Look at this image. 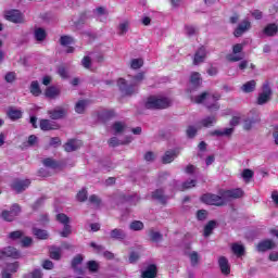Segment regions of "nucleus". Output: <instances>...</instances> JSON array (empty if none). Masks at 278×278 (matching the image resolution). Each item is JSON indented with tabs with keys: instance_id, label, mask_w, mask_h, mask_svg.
Returning a JSON list of instances; mask_svg holds the SVG:
<instances>
[{
	"instance_id": "obj_34",
	"label": "nucleus",
	"mask_w": 278,
	"mask_h": 278,
	"mask_svg": "<svg viewBox=\"0 0 278 278\" xmlns=\"http://www.w3.org/2000/svg\"><path fill=\"white\" fill-rule=\"evenodd\" d=\"M144 61L142 59H132L130 61V68L134 71H138V68H142Z\"/></svg>"
},
{
	"instance_id": "obj_18",
	"label": "nucleus",
	"mask_w": 278,
	"mask_h": 278,
	"mask_svg": "<svg viewBox=\"0 0 278 278\" xmlns=\"http://www.w3.org/2000/svg\"><path fill=\"white\" fill-rule=\"evenodd\" d=\"M157 275V267L155 265H150L143 273V278H155Z\"/></svg>"
},
{
	"instance_id": "obj_51",
	"label": "nucleus",
	"mask_w": 278,
	"mask_h": 278,
	"mask_svg": "<svg viewBox=\"0 0 278 278\" xmlns=\"http://www.w3.org/2000/svg\"><path fill=\"white\" fill-rule=\"evenodd\" d=\"M43 166H46V168H55L58 166V163H55V161H53L52 159H45Z\"/></svg>"
},
{
	"instance_id": "obj_40",
	"label": "nucleus",
	"mask_w": 278,
	"mask_h": 278,
	"mask_svg": "<svg viewBox=\"0 0 278 278\" xmlns=\"http://www.w3.org/2000/svg\"><path fill=\"white\" fill-rule=\"evenodd\" d=\"M152 198H154L156 201H160V203H166V198L164 197V191L156 190L152 193Z\"/></svg>"
},
{
	"instance_id": "obj_63",
	"label": "nucleus",
	"mask_w": 278,
	"mask_h": 278,
	"mask_svg": "<svg viewBox=\"0 0 278 278\" xmlns=\"http://www.w3.org/2000/svg\"><path fill=\"white\" fill-rule=\"evenodd\" d=\"M30 244H31V238H29V237H23L22 238V245L23 247H30Z\"/></svg>"
},
{
	"instance_id": "obj_58",
	"label": "nucleus",
	"mask_w": 278,
	"mask_h": 278,
	"mask_svg": "<svg viewBox=\"0 0 278 278\" xmlns=\"http://www.w3.org/2000/svg\"><path fill=\"white\" fill-rule=\"evenodd\" d=\"M38 144V137L35 135H31L28 137V146L29 147H36Z\"/></svg>"
},
{
	"instance_id": "obj_1",
	"label": "nucleus",
	"mask_w": 278,
	"mask_h": 278,
	"mask_svg": "<svg viewBox=\"0 0 278 278\" xmlns=\"http://www.w3.org/2000/svg\"><path fill=\"white\" fill-rule=\"evenodd\" d=\"M144 80V73H138L136 76H134L129 83L125 80V78H118L117 86L122 92V94L131 96L136 94L138 92V86L142 84Z\"/></svg>"
},
{
	"instance_id": "obj_23",
	"label": "nucleus",
	"mask_w": 278,
	"mask_h": 278,
	"mask_svg": "<svg viewBox=\"0 0 278 278\" xmlns=\"http://www.w3.org/2000/svg\"><path fill=\"white\" fill-rule=\"evenodd\" d=\"M93 14L94 16H97V18H100V21H103L101 18H108V9L103 7H98L94 9Z\"/></svg>"
},
{
	"instance_id": "obj_6",
	"label": "nucleus",
	"mask_w": 278,
	"mask_h": 278,
	"mask_svg": "<svg viewBox=\"0 0 278 278\" xmlns=\"http://www.w3.org/2000/svg\"><path fill=\"white\" fill-rule=\"evenodd\" d=\"M4 18L11 23H25V17L18 10H10L4 12Z\"/></svg>"
},
{
	"instance_id": "obj_5",
	"label": "nucleus",
	"mask_w": 278,
	"mask_h": 278,
	"mask_svg": "<svg viewBox=\"0 0 278 278\" xmlns=\"http://www.w3.org/2000/svg\"><path fill=\"white\" fill-rule=\"evenodd\" d=\"M242 49H244L242 43L235 45L232 47V53L227 55L228 62H240V60H243L244 54H242Z\"/></svg>"
},
{
	"instance_id": "obj_45",
	"label": "nucleus",
	"mask_w": 278,
	"mask_h": 278,
	"mask_svg": "<svg viewBox=\"0 0 278 278\" xmlns=\"http://www.w3.org/2000/svg\"><path fill=\"white\" fill-rule=\"evenodd\" d=\"M114 134H123L125 131V124L122 122H117L113 125Z\"/></svg>"
},
{
	"instance_id": "obj_19",
	"label": "nucleus",
	"mask_w": 278,
	"mask_h": 278,
	"mask_svg": "<svg viewBox=\"0 0 278 278\" xmlns=\"http://www.w3.org/2000/svg\"><path fill=\"white\" fill-rule=\"evenodd\" d=\"M274 248H275V242H273L271 240H265L258 243L257 251L264 252V251H269V249H274Z\"/></svg>"
},
{
	"instance_id": "obj_2",
	"label": "nucleus",
	"mask_w": 278,
	"mask_h": 278,
	"mask_svg": "<svg viewBox=\"0 0 278 278\" xmlns=\"http://www.w3.org/2000/svg\"><path fill=\"white\" fill-rule=\"evenodd\" d=\"M190 98L193 103H204L211 112L220 110V104H218V100L220 99L219 93L203 92L200 96H190Z\"/></svg>"
},
{
	"instance_id": "obj_53",
	"label": "nucleus",
	"mask_w": 278,
	"mask_h": 278,
	"mask_svg": "<svg viewBox=\"0 0 278 278\" xmlns=\"http://www.w3.org/2000/svg\"><path fill=\"white\" fill-rule=\"evenodd\" d=\"M4 79L8 84H12L16 79V74L14 72H9L5 74Z\"/></svg>"
},
{
	"instance_id": "obj_17",
	"label": "nucleus",
	"mask_w": 278,
	"mask_h": 278,
	"mask_svg": "<svg viewBox=\"0 0 278 278\" xmlns=\"http://www.w3.org/2000/svg\"><path fill=\"white\" fill-rule=\"evenodd\" d=\"M49 115L53 121H58L59 118H64V116H66V109L56 108L53 111H50Z\"/></svg>"
},
{
	"instance_id": "obj_38",
	"label": "nucleus",
	"mask_w": 278,
	"mask_h": 278,
	"mask_svg": "<svg viewBox=\"0 0 278 278\" xmlns=\"http://www.w3.org/2000/svg\"><path fill=\"white\" fill-rule=\"evenodd\" d=\"M62 255V250L60 248L52 247L50 248V257L52 260H60Z\"/></svg>"
},
{
	"instance_id": "obj_20",
	"label": "nucleus",
	"mask_w": 278,
	"mask_h": 278,
	"mask_svg": "<svg viewBox=\"0 0 278 278\" xmlns=\"http://www.w3.org/2000/svg\"><path fill=\"white\" fill-rule=\"evenodd\" d=\"M4 256L13 257V260H18V257H21V252L16 251L15 248L8 247L4 249Z\"/></svg>"
},
{
	"instance_id": "obj_44",
	"label": "nucleus",
	"mask_w": 278,
	"mask_h": 278,
	"mask_svg": "<svg viewBox=\"0 0 278 278\" xmlns=\"http://www.w3.org/2000/svg\"><path fill=\"white\" fill-rule=\"evenodd\" d=\"M81 262H84V256L77 255L76 257H74V260L72 261V267L74 268V270H77L79 268Z\"/></svg>"
},
{
	"instance_id": "obj_24",
	"label": "nucleus",
	"mask_w": 278,
	"mask_h": 278,
	"mask_svg": "<svg viewBox=\"0 0 278 278\" xmlns=\"http://www.w3.org/2000/svg\"><path fill=\"white\" fill-rule=\"evenodd\" d=\"M127 233L124 232L123 229L115 228L111 231V238L115 240H125Z\"/></svg>"
},
{
	"instance_id": "obj_61",
	"label": "nucleus",
	"mask_w": 278,
	"mask_h": 278,
	"mask_svg": "<svg viewBox=\"0 0 278 278\" xmlns=\"http://www.w3.org/2000/svg\"><path fill=\"white\" fill-rule=\"evenodd\" d=\"M90 64H92V61L90 60L89 56H85L81 61V65L84 68H90Z\"/></svg>"
},
{
	"instance_id": "obj_60",
	"label": "nucleus",
	"mask_w": 278,
	"mask_h": 278,
	"mask_svg": "<svg viewBox=\"0 0 278 278\" xmlns=\"http://www.w3.org/2000/svg\"><path fill=\"white\" fill-rule=\"evenodd\" d=\"M187 136L189 138H194V136H197V129L194 128V126H189L187 129Z\"/></svg>"
},
{
	"instance_id": "obj_29",
	"label": "nucleus",
	"mask_w": 278,
	"mask_h": 278,
	"mask_svg": "<svg viewBox=\"0 0 278 278\" xmlns=\"http://www.w3.org/2000/svg\"><path fill=\"white\" fill-rule=\"evenodd\" d=\"M34 236L38 238L39 240H47L49 238V232L47 230L37 229L35 228L33 231Z\"/></svg>"
},
{
	"instance_id": "obj_62",
	"label": "nucleus",
	"mask_w": 278,
	"mask_h": 278,
	"mask_svg": "<svg viewBox=\"0 0 278 278\" xmlns=\"http://www.w3.org/2000/svg\"><path fill=\"white\" fill-rule=\"evenodd\" d=\"M42 268H45L46 270H51L53 268V262L45 261L42 264Z\"/></svg>"
},
{
	"instance_id": "obj_56",
	"label": "nucleus",
	"mask_w": 278,
	"mask_h": 278,
	"mask_svg": "<svg viewBox=\"0 0 278 278\" xmlns=\"http://www.w3.org/2000/svg\"><path fill=\"white\" fill-rule=\"evenodd\" d=\"M77 199L79 201H86V199H88V192L86 191V189H83L77 193Z\"/></svg>"
},
{
	"instance_id": "obj_12",
	"label": "nucleus",
	"mask_w": 278,
	"mask_h": 278,
	"mask_svg": "<svg viewBox=\"0 0 278 278\" xmlns=\"http://www.w3.org/2000/svg\"><path fill=\"white\" fill-rule=\"evenodd\" d=\"M243 194L244 192L242 189H233L223 192L224 201H227V199H240Z\"/></svg>"
},
{
	"instance_id": "obj_42",
	"label": "nucleus",
	"mask_w": 278,
	"mask_h": 278,
	"mask_svg": "<svg viewBox=\"0 0 278 278\" xmlns=\"http://www.w3.org/2000/svg\"><path fill=\"white\" fill-rule=\"evenodd\" d=\"M56 220L58 223H61V225H68V223H71V218H68V216L64 213H59L56 215Z\"/></svg>"
},
{
	"instance_id": "obj_26",
	"label": "nucleus",
	"mask_w": 278,
	"mask_h": 278,
	"mask_svg": "<svg viewBox=\"0 0 278 278\" xmlns=\"http://www.w3.org/2000/svg\"><path fill=\"white\" fill-rule=\"evenodd\" d=\"M232 253L237 255V257H242L244 255V245L240 243H233L231 247Z\"/></svg>"
},
{
	"instance_id": "obj_31",
	"label": "nucleus",
	"mask_w": 278,
	"mask_h": 278,
	"mask_svg": "<svg viewBox=\"0 0 278 278\" xmlns=\"http://www.w3.org/2000/svg\"><path fill=\"white\" fill-rule=\"evenodd\" d=\"M201 74L193 72L190 76L191 86H201Z\"/></svg>"
},
{
	"instance_id": "obj_15",
	"label": "nucleus",
	"mask_w": 278,
	"mask_h": 278,
	"mask_svg": "<svg viewBox=\"0 0 278 278\" xmlns=\"http://www.w3.org/2000/svg\"><path fill=\"white\" fill-rule=\"evenodd\" d=\"M249 29H251V22L245 20L241 24H239V26L235 30L236 38H240V36L244 34V31H249Z\"/></svg>"
},
{
	"instance_id": "obj_9",
	"label": "nucleus",
	"mask_w": 278,
	"mask_h": 278,
	"mask_svg": "<svg viewBox=\"0 0 278 278\" xmlns=\"http://www.w3.org/2000/svg\"><path fill=\"white\" fill-rule=\"evenodd\" d=\"M30 184L31 181H29V179H15L12 182V188L15 190V192H23V190H27V188H29Z\"/></svg>"
},
{
	"instance_id": "obj_27",
	"label": "nucleus",
	"mask_w": 278,
	"mask_h": 278,
	"mask_svg": "<svg viewBox=\"0 0 278 278\" xmlns=\"http://www.w3.org/2000/svg\"><path fill=\"white\" fill-rule=\"evenodd\" d=\"M8 116H9V118H11V121H18V118H21V116H23V112H21V110H16V109H10L8 111Z\"/></svg>"
},
{
	"instance_id": "obj_13",
	"label": "nucleus",
	"mask_w": 278,
	"mask_h": 278,
	"mask_svg": "<svg viewBox=\"0 0 278 278\" xmlns=\"http://www.w3.org/2000/svg\"><path fill=\"white\" fill-rule=\"evenodd\" d=\"M81 147V141L77 140V139H71L68 140L65 146H64V150L67 153H71L73 151H77V149H79Z\"/></svg>"
},
{
	"instance_id": "obj_52",
	"label": "nucleus",
	"mask_w": 278,
	"mask_h": 278,
	"mask_svg": "<svg viewBox=\"0 0 278 278\" xmlns=\"http://www.w3.org/2000/svg\"><path fill=\"white\" fill-rule=\"evenodd\" d=\"M63 230L60 232V235L62 236V238H68V236H71V225L66 224L63 225Z\"/></svg>"
},
{
	"instance_id": "obj_28",
	"label": "nucleus",
	"mask_w": 278,
	"mask_h": 278,
	"mask_svg": "<svg viewBox=\"0 0 278 278\" xmlns=\"http://www.w3.org/2000/svg\"><path fill=\"white\" fill-rule=\"evenodd\" d=\"M214 229H216V222L215 220L208 222L204 227L205 238H207V236H212V231H214Z\"/></svg>"
},
{
	"instance_id": "obj_3",
	"label": "nucleus",
	"mask_w": 278,
	"mask_h": 278,
	"mask_svg": "<svg viewBox=\"0 0 278 278\" xmlns=\"http://www.w3.org/2000/svg\"><path fill=\"white\" fill-rule=\"evenodd\" d=\"M173 101L169 98L151 96L146 101L147 110H164L170 108Z\"/></svg>"
},
{
	"instance_id": "obj_50",
	"label": "nucleus",
	"mask_w": 278,
	"mask_h": 278,
	"mask_svg": "<svg viewBox=\"0 0 278 278\" xmlns=\"http://www.w3.org/2000/svg\"><path fill=\"white\" fill-rule=\"evenodd\" d=\"M149 236L153 242H160L162 240V235L155 230H151Z\"/></svg>"
},
{
	"instance_id": "obj_30",
	"label": "nucleus",
	"mask_w": 278,
	"mask_h": 278,
	"mask_svg": "<svg viewBox=\"0 0 278 278\" xmlns=\"http://www.w3.org/2000/svg\"><path fill=\"white\" fill-rule=\"evenodd\" d=\"M129 229L131 231H142V229H144V224L140 220H134L130 223Z\"/></svg>"
},
{
	"instance_id": "obj_4",
	"label": "nucleus",
	"mask_w": 278,
	"mask_h": 278,
	"mask_svg": "<svg viewBox=\"0 0 278 278\" xmlns=\"http://www.w3.org/2000/svg\"><path fill=\"white\" fill-rule=\"evenodd\" d=\"M202 203H205L206 205H225V197L222 193L220 195L212 194V193H206L202 195L201 198Z\"/></svg>"
},
{
	"instance_id": "obj_41",
	"label": "nucleus",
	"mask_w": 278,
	"mask_h": 278,
	"mask_svg": "<svg viewBox=\"0 0 278 278\" xmlns=\"http://www.w3.org/2000/svg\"><path fill=\"white\" fill-rule=\"evenodd\" d=\"M233 134V128H225L223 130H215L212 132L213 136H231Z\"/></svg>"
},
{
	"instance_id": "obj_21",
	"label": "nucleus",
	"mask_w": 278,
	"mask_h": 278,
	"mask_svg": "<svg viewBox=\"0 0 278 278\" xmlns=\"http://www.w3.org/2000/svg\"><path fill=\"white\" fill-rule=\"evenodd\" d=\"M45 94L48 99H56V97H60V89L58 87H48Z\"/></svg>"
},
{
	"instance_id": "obj_43",
	"label": "nucleus",
	"mask_w": 278,
	"mask_h": 278,
	"mask_svg": "<svg viewBox=\"0 0 278 278\" xmlns=\"http://www.w3.org/2000/svg\"><path fill=\"white\" fill-rule=\"evenodd\" d=\"M188 256L192 266H197V264H199V260H201V257L199 256V253L194 251L190 252Z\"/></svg>"
},
{
	"instance_id": "obj_59",
	"label": "nucleus",
	"mask_w": 278,
	"mask_h": 278,
	"mask_svg": "<svg viewBox=\"0 0 278 278\" xmlns=\"http://www.w3.org/2000/svg\"><path fill=\"white\" fill-rule=\"evenodd\" d=\"M60 144H62L60 137H53L50 139V147H60Z\"/></svg>"
},
{
	"instance_id": "obj_48",
	"label": "nucleus",
	"mask_w": 278,
	"mask_h": 278,
	"mask_svg": "<svg viewBox=\"0 0 278 278\" xmlns=\"http://www.w3.org/2000/svg\"><path fill=\"white\" fill-rule=\"evenodd\" d=\"M119 29V34H127V31H129V22L125 21L122 22L118 26Z\"/></svg>"
},
{
	"instance_id": "obj_14",
	"label": "nucleus",
	"mask_w": 278,
	"mask_h": 278,
	"mask_svg": "<svg viewBox=\"0 0 278 278\" xmlns=\"http://www.w3.org/2000/svg\"><path fill=\"white\" fill-rule=\"evenodd\" d=\"M18 270V262L8 264L7 267L2 270V278H12V274Z\"/></svg>"
},
{
	"instance_id": "obj_46",
	"label": "nucleus",
	"mask_w": 278,
	"mask_h": 278,
	"mask_svg": "<svg viewBox=\"0 0 278 278\" xmlns=\"http://www.w3.org/2000/svg\"><path fill=\"white\" fill-rule=\"evenodd\" d=\"M60 42L63 47H68V45H73L74 39L71 36H62Z\"/></svg>"
},
{
	"instance_id": "obj_54",
	"label": "nucleus",
	"mask_w": 278,
	"mask_h": 278,
	"mask_svg": "<svg viewBox=\"0 0 278 278\" xmlns=\"http://www.w3.org/2000/svg\"><path fill=\"white\" fill-rule=\"evenodd\" d=\"M9 238H11V240H18L23 238V232L21 230L13 231L9 235Z\"/></svg>"
},
{
	"instance_id": "obj_39",
	"label": "nucleus",
	"mask_w": 278,
	"mask_h": 278,
	"mask_svg": "<svg viewBox=\"0 0 278 278\" xmlns=\"http://www.w3.org/2000/svg\"><path fill=\"white\" fill-rule=\"evenodd\" d=\"M129 142H131V138L130 137L127 138L124 141H118L117 138L113 137V138H111L109 143H110L111 147H118V144H129Z\"/></svg>"
},
{
	"instance_id": "obj_16",
	"label": "nucleus",
	"mask_w": 278,
	"mask_h": 278,
	"mask_svg": "<svg viewBox=\"0 0 278 278\" xmlns=\"http://www.w3.org/2000/svg\"><path fill=\"white\" fill-rule=\"evenodd\" d=\"M39 127L42 131H51V129H58V124L55 122H51L49 119H41Z\"/></svg>"
},
{
	"instance_id": "obj_47",
	"label": "nucleus",
	"mask_w": 278,
	"mask_h": 278,
	"mask_svg": "<svg viewBox=\"0 0 278 278\" xmlns=\"http://www.w3.org/2000/svg\"><path fill=\"white\" fill-rule=\"evenodd\" d=\"M241 176H242V178H243V180H244L245 182H249V181H251V179L253 178V170H251V169H244V170L242 172Z\"/></svg>"
},
{
	"instance_id": "obj_49",
	"label": "nucleus",
	"mask_w": 278,
	"mask_h": 278,
	"mask_svg": "<svg viewBox=\"0 0 278 278\" xmlns=\"http://www.w3.org/2000/svg\"><path fill=\"white\" fill-rule=\"evenodd\" d=\"M87 268L91 271V273H97V270H99V263L94 262V261H89L87 263Z\"/></svg>"
},
{
	"instance_id": "obj_55",
	"label": "nucleus",
	"mask_w": 278,
	"mask_h": 278,
	"mask_svg": "<svg viewBox=\"0 0 278 278\" xmlns=\"http://www.w3.org/2000/svg\"><path fill=\"white\" fill-rule=\"evenodd\" d=\"M197 218L198 220H205V218H207V211L205 210L198 211Z\"/></svg>"
},
{
	"instance_id": "obj_57",
	"label": "nucleus",
	"mask_w": 278,
	"mask_h": 278,
	"mask_svg": "<svg viewBox=\"0 0 278 278\" xmlns=\"http://www.w3.org/2000/svg\"><path fill=\"white\" fill-rule=\"evenodd\" d=\"M194 186H197V180L186 181L182 185L181 190H188V188H194Z\"/></svg>"
},
{
	"instance_id": "obj_37",
	"label": "nucleus",
	"mask_w": 278,
	"mask_h": 278,
	"mask_svg": "<svg viewBox=\"0 0 278 278\" xmlns=\"http://www.w3.org/2000/svg\"><path fill=\"white\" fill-rule=\"evenodd\" d=\"M214 123H216V117L210 116V117H205L204 119H202L200 122V125H202V127H212V125H214Z\"/></svg>"
},
{
	"instance_id": "obj_64",
	"label": "nucleus",
	"mask_w": 278,
	"mask_h": 278,
	"mask_svg": "<svg viewBox=\"0 0 278 278\" xmlns=\"http://www.w3.org/2000/svg\"><path fill=\"white\" fill-rule=\"evenodd\" d=\"M30 278H42V271H40L39 269H35V270L30 274Z\"/></svg>"
},
{
	"instance_id": "obj_36",
	"label": "nucleus",
	"mask_w": 278,
	"mask_h": 278,
	"mask_svg": "<svg viewBox=\"0 0 278 278\" xmlns=\"http://www.w3.org/2000/svg\"><path fill=\"white\" fill-rule=\"evenodd\" d=\"M88 102L86 100H80L76 103L75 111L77 112V114H84Z\"/></svg>"
},
{
	"instance_id": "obj_33",
	"label": "nucleus",
	"mask_w": 278,
	"mask_h": 278,
	"mask_svg": "<svg viewBox=\"0 0 278 278\" xmlns=\"http://www.w3.org/2000/svg\"><path fill=\"white\" fill-rule=\"evenodd\" d=\"M46 38H47V31H45V29L42 28L35 29V39L38 42H42V40H45Z\"/></svg>"
},
{
	"instance_id": "obj_11",
	"label": "nucleus",
	"mask_w": 278,
	"mask_h": 278,
	"mask_svg": "<svg viewBox=\"0 0 278 278\" xmlns=\"http://www.w3.org/2000/svg\"><path fill=\"white\" fill-rule=\"evenodd\" d=\"M218 266L223 275H229V273H231V266L229 265L227 257L220 256L218 258Z\"/></svg>"
},
{
	"instance_id": "obj_10",
	"label": "nucleus",
	"mask_w": 278,
	"mask_h": 278,
	"mask_svg": "<svg viewBox=\"0 0 278 278\" xmlns=\"http://www.w3.org/2000/svg\"><path fill=\"white\" fill-rule=\"evenodd\" d=\"M205 58H207V50L205 47H201L194 54L193 64H201L205 62Z\"/></svg>"
},
{
	"instance_id": "obj_22",
	"label": "nucleus",
	"mask_w": 278,
	"mask_h": 278,
	"mask_svg": "<svg viewBox=\"0 0 278 278\" xmlns=\"http://www.w3.org/2000/svg\"><path fill=\"white\" fill-rule=\"evenodd\" d=\"M29 90L34 97H40V94H42L40 84L37 80L31 81Z\"/></svg>"
},
{
	"instance_id": "obj_35",
	"label": "nucleus",
	"mask_w": 278,
	"mask_h": 278,
	"mask_svg": "<svg viewBox=\"0 0 278 278\" xmlns=\"http://www.w3.org/2000/svg\"><path fill=\"white\" fill-rule=\"evenodd\" d=\"M275 34H277V25L269 24L265 27V29H264L265 36H275Z\"/></svg>"
},
{
	"instance_id": "obj_8",
	"label": "nucleus",
	"mask_w": 278,
	"mask_h": 278,
	"mask_svg": "<svg viewBox=\"0 0 278 278\" xmlns=\"http://www.w3.org/2000/svg\"><path fill=\"white\" fill-rule=\"evenodd\" d=\"M270 97H273V91L270 90V86L268 84H265L263 86V92L258 94L257 98V104L264 105L269 102Z\"/></svg>"
},
{
	"instance_id": "obj_32",
	"label": "nucleus",
	"mask_w": 278,
	"mask_h": 278,
	"mask_svg": "<svg viewBox=\"0 0 278 278\" xmlns=\"http://www.w3.org/2000/svg\"><path fill=\"white\" fill-rule=\"evenodd\" d=\"M255 86H256V83L255 80H250L248 83H245L242 87H241V90L243 92H253L255 90Z\"/></svg>"
},
{
	"instance_id": "obj_25",
	"label": "nucleus",
	"mask_w": 278,
	"mask_h": 278,
	"mask_svg": "<svg viewBox=\"0 0 278 278\" xmlns=\"http://www.w3.org/2000/svg\"><path fill=\"white\" fill-rule=\"evenodd\" d=\"M177 157L176 151H167L163 155V164H170Z\"/></svg>"
},
{
	"instance_id": "obj_7",
	"label": "nucleus",
	"mask_w": 278,
	"mask_h": 278,
	"mask_svg": "<svg viewBox=\"0 0 278 278\" xmlns=\"http://www.w3.org/2000/svg\"><path fill=\"white\" fill-rule=\"evenodd\" d=\"M21 214V206L18 204H13L10 211H3L1 216L3 220L12 223Z\"/></svg>"
}]
</instances>
